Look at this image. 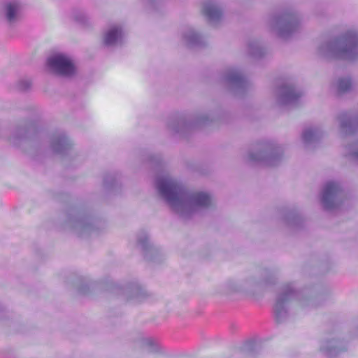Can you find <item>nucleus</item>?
Instances as JSON below:
<instances>
[{
    "mask_svg": "<svg viewBox=\"0 0 358 358\" xmlns=\"http://www.w3.org/2000/svg\"><path fill=\"white\" fill-rule=\"evenodd\" d=\"M194 203L197 206L206 207L211 203L209 195L203 192H197L192 196Z\"/></svg>",
    "mask_w": 358,
    "mask_h": 358,
    "instance_id": "39448f33",
    "label": "nucleus"
},
{
    "mask_svg": "<svg viewBox=\"0 0 358 358\" xmlns=\"http://www.w3.org/2000/svg\"><path fill=\"white\" fill-rule=\"evenodd\" d=\"M166 320V317L164 315L162 317H157V315H152V317L149 319L150 322H155V323H161Z\"/></svg>",
    "mask_w": 358,
    "mask_h": 358,
    "instance_id": "9b49d317",
    "label": "nucleus"
},
{
    "mask_svg": "<svg viewBox=\"0 0 358 358\" xmlns=\"http://www.w3.org/2000/svg\"><path fill=\"white\" fill-rule=\"evenodd\" d=\"M204 13L210 19L219 18L222 15L220 10L213 5L206 6Z\"/></svg>",
    "mask_w": 358,
    "mask_h": 358,
    "instance_id": "0eeeda50",
    "label": "nucleus"
},
{
    "mask_svg": "<svg viewBox=\"0 0 358 358\" xmlns=\"http://www.w3.org/2000/svg\"><path fill=\"white\" fill-rule=\"evenodd\" d=\"M159 190L171 206L180 203L182 199L181 187L171 178H163L159 181Z\"/></svg>",
    "mask_w": 358,
    "mask_h": 358,
    "instance_id": "f257e3e1",
    "label": "nucleus"
},
{
    "mask_svg": "<svg viewBox=\"0 0 358 358\" xmlns=\"http://www.w3.org/2000/svg\"><path fill=\"white\" fill-rule=\"evenodd\" d=\"M351 81L350 79L343 78L339 80V90L342 92L347 91L351 87Z\"/></svg>",
    "mask_w": 358,
    "mask_h": 358,
    "instance_id": "9d476101",
    "label": "nucleus"
},
{
    "mask_svg": "<svg viewBox=\"0 0 358 358\" xmlns=\"http://www.w3.org/2000/svg\"><path fill=\"white\" fill-rule=\"evenodd\" d=\"M48 66L57 73L62 76H71L75 73V66L72 62L63 55H55L48 60Z\"/></svg>",
    "mask_w": 358,
    "mask_h": 358,
    "instance_id": "f03ea898",
    "label": "nucleus"
},
{
    "mask_svg": "<svg viewBox=\"0 0 358 358\" xmlns=\"http://www.w3.org/2000/svg\"><path fill=\"white\" fill-rule=\"evenodd\" d=\"M19 6L16 3H10L6 6V17L8 21L12 22L15 18Z\"/></svg>",
    "mask_w": 358,
    "mask_h": 358,
    "instance_id": "6e6552de",
    "label": "nucleus"
},
{
    "mask_svg": "<svg viewBox=\"0 0 358 358\" xmlns=\"http://www.w3.org/2000/svg\"><path fill=\"white\" fill-rule=\"evenodd\" d=\"M287 315H275V321L278 324L283 323L287 320Z\"/></svg>",
    "mask_w": 358,
    "mask_h": 358,
    "instance_id": "f8f14e48",
    "label": "nucleus"
},
{
    "mask_svg": "<svg viewBox=\"0 0 358 358\" xmlns=\"http://www.w3.org/2000/svg\"><path fill=\"white\" fill-rule=\"evenodd\" d=\"M308 133H309L308 131H306V132H305V133H304V134H303V135H304V138H308Z\"/></svg>",
    "mask_w": 358,
    "mask_h": 358,
    "instance_id": "4468645a",
    "label": "nucleus"
},
{
    "mask_svg": "<svg viewBox=\"0 0 358 358\" xmlns=\"http://www.w3.org/2000/svg\"><path fill=\"white\" fill-rule=\"evenodd\" d=\"M338 191V185L334 182H329L327 183L325 185L323 196H322V200L324 205V207L326 208H329V201L332 199L333 196Z\"/></svg>",
    "mask_w": 358,
    "mask_h": 358,
    "instance_id": "20e7f679",
    "label": "nucleus"
},
{
    "mask_svg": "<svg viewBox=\"0 0 358 358\" xmlns=\"http://www.w3.org/2000/svg\"><path fill=\"white\" fill-rule=\"evenodd\" d=\"M320 349L327 355L334 357L339 352L345 350L346 347L341 341L332 338L322 341Z\"/></svg>",
    "mask_w": 358,
    "mask_h": 358,
    "instance_id": "7ed1b4c3",
    "label": "nucleus"
},
{
    "mask_svg": "<svg viewBox=\"0 0 358 358\" xmlns=\"http://www.w3.org/2000/svg\"><path fill=\"white\" fill-rule=\"evenodd\" d=\"M286 96L288 98V99H294V98H296L299 96L298 94H296L294 92V90L293 89H290L289 90V91L287 92V94H286Z\"/></svg>",
    "mask_w": 358,
    "mask_h": 358,
    "instance_id": "ddd939ff",
    "label": "nucleus"
},
{
    "mask_svg": "<svg viewBox=\"0 0 358 358\" xmlns=\"http://www.w3.org/2000/svg\"><path fill=\"white\" fill-rule=\"evenodd\" d=\"M140 345L143 347H148L150 348L151 349L154 350L155 348V341L149 337H143L141 338L139 340Z\"/></svg>",
    "mask_w": 358,
    "mask_h": 358,
    "instance_id": "1a4fd4ad",
    "label": "nucleus"
},
{
    "mask_svg": "<svg viewBox=\"0 0 358 358\" xmlns=\"http://www.w3.org/2000/svg\"><path fill=\"white\" fill-rule=\"evenodd\" d=\"M121 32L117 27L111 29L106 34L104 38V43L106 45L114 44L117 38L120 36Z\"/></svg>",
    "mask_w": 358,
    "mask_h": 358,
    "instance_id": "423d86ee",
    "label": "nucleus"
}]
</instances>
